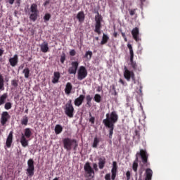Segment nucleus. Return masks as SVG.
<instances>
[{
    "mask_svg": "<svg viewBox=\"0 0 180 180\" xmlns=\"http://www.w3.org/2000/svg\"><path fill=\"white\" fill-rule=\"evenodd\" d=\"M99 143H101V139H99L96 136L94 137V142L92 144L93 148H98V145L99 144Z\"/></svg>",
    "mask_w": 180,
    "mask_h": 180,
    "instance_id": "cd10ccee",
    "label": "nucleus"
},
{
    "mask_svg": "<svg viewBox=\"0 0 180 180\" xmlns=\"http://www.w3.org/2000/svg\"><path fill=\"white\" fill-rule=\"evenodd\" d=\"M136 11H137V8H134V9L129 10L130 16H134V15L136 14Z\"/></svg>",
    "mask_w": 180,
    "mask_h": 180,
    "instance_id": "ea45409f",
    "label": "nucleus"
},
{
    "mask_svg": "<svg viewBox=\"0 0 180 180\" xmlns=\"http://www.w3.org/2000/svg\"><path fill=\"white\" fill-rule=\"evenodd\" d=\"M79 65V63L78 61H73L71 63V66L69 68L68 72V74L70 75H74L77 74V70H78V66Z\"/></svg>",
    "mask_w": 180,
    "mask_h": 180,
    "instance_id": "ddd939ff",
    "label": "nucleus"
},
{
    "mask_svg": "<svg viewBox=\"0 0 180 180\" xmlns=\"http://www.w3.org/2000/svg\"><path fill=\"white\" fill-rule=\"evenodd\" d=\"M26 113H29V109L25 110V111Z\"/></svg>",
    "mask_w": 180,
    "mask_h": 180,
    "instance_id": "6e6d98bb",
    "label": "nucleus"
},
{
    "mask_svg": "<svg viewBox=\"0 0 180 180\" xmlns=\"http://www.w3.org/2000/svg\"><path fill=\"white\" fill-rule=\"evenodd\" d=\"M22 74H24L25 78H29V77H30V70L29 69V68H25L22 70Z\"/></svg>",
    "mask_w": 180,
    "mask_h": 180,
    "instance_id": "7c9ffc66",
    "label": "nucleus"
},
{
    "mask_svg": "<svg viewBox=\"0 0 180 180\" xmlns=\"http://www.w3.org/2000/svg\"><path fill=\"white\" fill-rule=\"evenodd\" d=\"M8 4L10 5H13V4H15V0H8Z\"/></svg>",
    "mask_w": 180,
    "mask_h": 180,
    "instance_id": "3c124183",
    "label": "nucleus"
},
{
    "mask_svg": "<svg viewBox=\"0 0 180 180\" xmlns=\"http://www.w3.org/2000/svg\"><path fill=\"white\" fill-rule=\"evenodd\" d=\"M4 50L2 49H0V57H2V56L4 55Z\"/></svg>",
    "mask_w": 180,
    "mask_h": 180,
    "instance_id": "8fccbe9b",
    "label": "nucleus"
},
{
    "mask_svg": "<svg viewBox=\"0 0 180 180\" xmlns=\"http://www.w3.org/2000/svg\"><path fill=\"white\" fill-rule=\"evenodd\" d=\"M106 119L103 120V124L109 129V139H112L113 136V130H115V123L117 122L119 120V115H117V112L116 111L111 112L110 114H106Z\"/></svg>",
    "mask_w": 180,
    "mask_h": 180,
    "instance_id": "f257e3e1",
    "label": "nucleus"
},
{
    "mask_svg": "<svg viewBox=\"0 0 180 180\" xmlns=\"http://www.w3.org/2000/svg\"><path fill=\"white\" fill-rule=\"evenodd\" d=\"M124 77L128 82L130 81V79H132V81H136L134 72L129 70L127 66L124 67Z\"/></svg>",
    "mask_w": 180,
    "mask_h": 180,
    "instance_id": "9d476101",
    "label": "nucleus"
},
{
    "mask_svg": "<svg viewBox=\"0 0 180 180\" xmlns=\"http://www.w3.org/2000/svg\"><path fill=\"white\" fill-rule=\"evenodd\" d=\"M119 82H120V84H122V85H124V81H123V79H120Z\"/></svg>",
    "mask_w": 180,
    "mask_h": 180,
    "instance_id": "864d4df0",
    "label": "nucleus"
},
{
    "mask_svg": "<svg viewBox=\"0 0 180 180\" xmlns=\"http://www.w3.org/2000/svg\"><path fill=\"white\" fill-rule=\"evenodd\" d=\"M13 141V132L11 131L6 141V147H8V148H11V146H12Z\"/></svg>",
    "mask_w": 180,
    "mask_h": 180,
    "instance_id": "a211bd4d",
    "label": "nucleus"
},
{
    "mask_svg": "<svg viewBox=\"0 0 180 180\" xmlns=\"http://www.w3.org/2000/svg\"><path fill=\"white\" fill-rule=\"evenodd\" d=\"M84 58H87L88 60H91V58H92V51H87L84 55Z\"/></svg>",
    "mask_w": 180,
    "mask_h": 180,
    "instance_id": "f704fd0d",
    "label": "nucleus"
},
{
    "mask_svg": "<svg viewBox=\"0 0 180 180\" xmlns=\"http://www.w3.org/2000/svg\"><path fill=\"white\" fill-rule=\"evenodd\" d=\"M18 81L16 79H13L11 81V85L13 86H14V88H18Z\"/></svg>",
    "mask_w": 180,
    "mask_h": 180,
    "instance_id": "4c0bfd02",
    "label": "nucleus"
},
{
    "mask_svg": "<svg viewBox=\"0 0 180 180\" xmlns=\"http://www.w3.org/2000/svg\"><path fill=\"white\" fill-rule=\"evenodd\" d=\"M105 180H110V173L105 174Z\"/></svg>",
    "mask_w": 180,
    "mask_h": 180,
    "instance_id": "49530a36",
    "label": "nucleus"
},
{
    "mask_svg": "<svg viewBox=\"0 0 180 180\" xmlns=\"http://www.w3.org/2000/svg\"><path fill=\"white\" fill-rule=\"evenodd\" d=\"M127 47L129 50L131 65L133 70H134V71H136V70H137V63H136V62H134V60H133L134 58V52H133V46H131V44H128Z\"/></svg>",
    "mask_w": 180,
    "mask_h": 180,
    "instance_id": "f8f14e48",
    "label": "nucleus"
},
{
    "mask_svg": "<svg viewBox=\"0 0 180 180\" xmlns=\"http://www.w3.org/2000/svg\"><path fill=\"white\" fill-rule=\"evenodd\" d=\"M105 164H106V159L105 158H100L98 159V167L100 169H103V168H105Z\"/></svg>",
    "mask_w": 180,
    "mask_h": 180,
    "instance_id": "b1692460",
    "label": "nucleus"
},
{
    "mask_svg": "<svg viewBox=\"0 0 180 180\" xmlns=\"http://www.w3.org/2000/svg\"><path fill=\"white\" fill-rule=\"evenodd\" d=\"M139 155L141 157V162L143 167H150V162H148V153L146 150L141 149L136 155V158L133 162L132 169L134 172L137 173V168H139Z\"/></svg>",
    "mask_w": 180,
    "mask_h": 180,
    "instance_id": "f03ea898",
    "label": "nucleus"
},
{
    "mask_svg": "<svg viewBox=\"0 0 180 180\" xmlns=\"http://www.w3.org/2000/svg\"><path fill=\"white\" fill-rule=\"evenodd\" d=\"M6 99H8V93H4L0 96V106L6 103Z\"/></svg>",
    "mask_w": 180,
    "mask_h": 180,
    "instance_id": "5701e85b",
    "label": "nucleus"
},
{
    "mask_svg": "<svg viewBox=\"0 0 180 180\" xmlns=\"http://www.w3.org/2000/svg\"><path fill=\"white\" fill-rule=\"evenodd\" d=\"M39 13L40 11H39L37 5L34 3L32 4L30 6V11L28 13V15H30V19L32 20V22H36V20H37Z\"/></svg>",
    "mask_w": 180,
    "mask_h": 180,
    "instance_id": "39448f33",
    "label": "nucleus"
},
{
    "mask_svg": "<svg viewBox=\"0 0 180 180\" xmlns=\"http://www.w3.org/2000/svg\"><path fill=\"white\" fill-rule=\"evenodd\" d=\"M86 101L88 108H91V106H92V96L89 94L86 96Z\"/></svg>",
    "mask_w": 180,
    "mask_h": 180,
    "instance_id": "c85d7f7f",
    "label": "nucleus"
},
{
    "mask_svg": "<svg viewBox=\"0 0 180 180\" xmlns=\"http://www.w3.org/2000/svg\"><path fill=\"white\" fill-rule=\"evenodd\" d=\"M96 40H99V37H96Z\"/></svg>",
    "mask_w": 180,
    "mask_h": 180,
    "instance_id": "13d9d810",
    "label": "nucleus"
},
{
    "mask_svg": "<svg viewBox=\"0 0 180 180\" xmlns=\"http://www.w3.org/2000/svg\"><path fill=\"white\" fill-rule=\"evenodd\" d=\"M139 91H140V93L141 94V92H142V91H141V86L140 87Z\"/></svg>",
    "mask_w": 180,
    "mask_h": 180,
    "instance_id": "4d7b16f0",
    "label": "nucleus"
},
{
    "mask_svg": "<svg viewBox=\"0 0 180 180\" xmlns=\"http://www.w3.org/2000/svg\"><path fill=\"white\" fill-rule=\"evenodd\" d=\"M5 80L4 76L0 73V91H4L5 89Z\"/></svg>",
    "mask_w": 180,
    "mask_h": 180,
    "instance_id": "bb28decb",
    "label": "nucleus"
},
{
    "mask_svg": "<svg viewBox=\"0 0 180 180\" xmlns=\"http://www.w3.org/2000/svg\"><path fill=\"white\" fill-rule=\"evenodd\" d=\"M75 54H77V52L75 51V50L72 49L70 51V56H71L72 57H74V56H75Z\"/></svg>",
    "mask_w": 180,
    "mask_h": 180,
    "instance_id": "a19ab883",
    "label": "nucleus"
},
{
    "mask_svg": "<svg viewBox=\"0 0 180 180\" xmlns=\"http://www.w3.org/2000/svg\"><path fill=\"white\" fill-rule=\"evenodd\" d=\"M84 99H85V96L81 94L75 100V106H81L84 102Z\"/></svg>",
    "mask_w": 180,
    "mask_h": 180,
    "instance_id": "aec40b11",
    "label": "nucleus"
},
{
    "mask_svg": "<svg viewBox=\"0 0 180 180\" xmlns=\"http://www.w3.org/2000/svg\"><path fill=\"white\" fill-rule=\"evenodd\" d=\"M138 180H143V179H141V176H140Z\"/></svg>",
    "mask_w": 180,
    "mask_h": 180,
    "instance_id": "bf43d9fd",
    "label": "nucleus"
},
{
    "mask_svg": "<svg viewBox=\"0 0 180 180\" xmlns=\"http://www.w3.org/2000/svg\"><path fill=\"white\" fill-rule=\"evenodd\" d=\"M152 178H153V170L150 168L146 169L145 180H151Z\"/></svg>",
    "mask_w": 180,
    "mask_h": 180,
    "instance_id": "4be33fe9",
    "label": "nucleus"
},
{
    "mask_svg": "<svg viewBox=\"0 0 180 180\" xmlns=\"http://www.w3.org/2000/svg\"><path fill=\"white\" fill-rule=\"evenodd\" d=\"M47 5H50V0H46L44 3V6H47Z\"/></svg>",
    "mask_w": 180,
    "mask_h": 180,
    "instance_id": "de8ad7c7",
    "label": "nucleus"
},
{
    "mask_svg": "<svg viewBox=\"0 0 180 180\" xmlns=\"http://www.w3.org/2000/svg\"><path fill=\"white\" fill-rule=\"evenodd\" d=\"M30 60H31V59L30 58L29 61H30Z\"/></svg>",
    "mask_w": 180,
    "mask_h": 180,
    "instance_id": "052dcab7",
    "label": "nucleus"
},
{
    "mask_svg": "<svg viewBox=\"0 0 180 180\" xmlns=\"http://www.w3.org/2000/svg\"><path fill=\"white\" fill-rule=\"evenodd\" d=\"M77 18L80 23H82L84 20H85V14H84V11L79 12L77 15Z\"/></svg>",
    "mask_w": 180,
    "mask_h": 180,
    "instance_id": "393cba45",
    "label": "nucleus"
},
{
    "mask_svg": "<svg viewBox=\"0 0 180 180\" xmlns=\"http://www.w3.org/2000/svg\"><path fill=\"white\" fill-rule=\"evenodd\" d=\"M51 18V14L46 13L44 17V22H49V20H50Z\"/></svg>",
    "mask_w": 180,
    "mask_h": 180,
    "instance_id": "e433bc0d",
    "label": "nucleus"
},
{
    "mask_svg": "<svg viewBox=\"0 0 180 180\" xmlns=\"http://www.w3.org/2000/svg\"><path fill=\"white\" fill-rule=\"evenodd\" d=\"M60 77L61 75H60V72H53V77H52V84H58Z\"/></svg>",
    "mask_w": 180,
    "mask_h": 180,
    "instance_id": "6ab92c4d",
    "label": "nucleus"
},
{
    "mask_svg": "<svg viewBox=\"0 0 180 180\" xmlns=\"http://www.w3.org/2000/svg\"><path fill=\"white\" fill-rule=\"evenodd\" d=\"M111 179L115 180L116 179V174H117V162H112V168L111 169Z\"/></svg>",
    "mask_w": 180,
    "mask_h": 180,
    "instance_id": "dca6fc26",
    "label": "nucleus"
},
{
    "mask_svg": "<svg viewBox=\"0 0 180 180\" xmlns=\"http://www.w3.org/2000/svg\"><path fill=\"white\" fill-rule=\"evenodd\" d=\"M63 132V127L60 124H56L55 127L56 134H60Z\"/></svg>",
    "mask_w": 180,
    "mask_h": 180,
    "instance_id": "c756f323",
    "label": "nucleus"
},
{
    "mask_svg": "<svg viewBox=\"0 0 180 180\" xmlns=\"http://www.w3.org/2000/svg\"><path fill=\"white\" fill-rule=\"evenodd\" d=\"M11 119V115H9V113L7 111H4L1 113V126H5L6 123H8V121Z\"/></svg>",
    "mask_w": 180,
    "mask_h": 180,
    "instance_id": "4468645a",
    "label": "nucleus"
},
{
    "mask_svg": "<svg viewBox=\"0 0 180 180\" xmlns=\"http://www.w3.org/2000/svg\"><path fill=\"white\" fill-rule=\"evenodd\" d=\"M64 61H65V53H63L60 56V63H61V64H64Z\"/></svg>",
    "mask_w": 180,
    "mask_h": 180,
    "instance_id": "58836bf2",
    "label": "nucleus"
},
{
    "mask_svg": "<svg viewBox=\"0 0 180 180\" xmlns=\"http://www.w3.org/2000/svg\"><path fill=\"white\" fill-rule=\"evenodd\" d=\"M131 34L134 40L136 41H140V37H139L140 34V31L139 30V27H135L131 31Z\"/></svg>",
    "mask_w": 180,
    "mask_h": 180,
    "instance_id": "2eb2a0df",
    "label": "nucleus"
},
{
    "mask_svg": "<svg viewBox=\"0 0 180 180\" xmlns=\"http://www.w3.org/2000/svg\"><path fill=\"white\" fill-rule=\"evenodd\" d=\"M71 91H72V84H71L70 82H68L65 86V93L66 95H70L71 94Z\"/></svg>",
    "mask_w": 180,
    "mask_h": 180,
    "instance_id": "a878e982",
    "label": "nucleus"
},
{
    "mask_svg": "<svg viewBox=\"0 0 180 180\" xmlns=\"http://www.w3.org/2000/svg\"><path fill=\"white\" fill-rule=\"evenodd\" d=\"M127 180H130V177L131 176V174L129 171H127L126 173Z\"/></svg>",
    "mask_w": 180,
    "mask_h": 180,
    "instance_id": "79ce46f5",
    "label": "nucleus"
},
{
    "mask_svg": "<svg viewBox=\"0 0 180 180\" xmlns=\"http://www.w3.org/2000/svg\"><path fill=\"white\" fill-rule=\"evenodd\" d=\"M113 36L114 37H117V32H114Z\"/></svg>",
    "mask_w": 180,
    "mask_h": 180,
    "instance_id": "5fc2aeb1",
    "label": "nucleus"
},
{
    "mask_svg": "<svg viewBox=\"0 0 180 180\" xmlns=\"http://www.w3.org/2000/svg\"><path fill=\"white\" fill-rule=\"evenodd\" d=\"M15 2L17 4L18 6H20L21 0H16Z\"/></svg>",
    "mask_w": 180,
    "mask_h": 180,
    "instance_id": "603ef678",
    "label": "nucleus"
},
{
    "mask_svg": "<svg viewBox=\"0 0 180 180\" xmlns=\"http://www.w3.org/2000/svg\"><path fill=\"white\" fill-rule=\"evenodd\" d=\"M32 129L30 128H26L24 130V134H21L20 141L21 146L23 147H27V146H29V140H27V139H30V137H32Z\"/></svg>",
    "mask_w": 180,
    "mask_h": 180,
    "instance_id": "20e7f679",
    "label": "nucleus"
},
{
    "mask_svg": "<svg viewBox=\"0 0 180 180\" xmlns=\"http://www.w3.org/2000/svg\"><path fill=\"white\" fill-rule=\"evenodd\" d=\"M88 76V71L85 66H80L77 71V79L79 81H82V79H85Z\"/></svg>",
    "mask_w": 180,
    "mask_h": 180,
    "instance_id": "1a4fd4ad",
    "label": "nucleus"
},
{
    "mask_svg": "<svg viewBox=\"0 0 180 180\" xmlns=\"http://www.w3.org/2000/svg\"><path fill=\"white\" fill-rule=\"evenodd\" d=\"M65 113L68 117H74V106H72V101L70 100L65 105Z\"/></svg>",
    "mask_w": 180,
    "mask_h": 180,
    "instance_id": "0eeeda50",
    "label": "nucleus"
},
{
    "mask_svg": "<svg viewBox=\"0 0 180 180\" xmlns=\"http://www.w3.org/2000/svg\"><path fill=\"white\" fill-rule=\"evenodd\" d=\"M135 136H137V139H140V132L139 131H135Z\"/></svg>",
    "mask_w": 180,
    "mask_h": 180,
    "instance_id": "09e8293b",
    "label": "nucleus"
},
{
    "mask_svg": "<svg viewBox=\"0 0 180 180\" xmlns=\"http://www.w3.org/2000/svg\"><path fill=\"white\" fill-rule=\"evenodd\" d=\"M40 49L42 53H48L49 49V43L47 41H44L41 45H40Z\"/></svg>",
    "mask_w": 180,
    "mask_h": 180,
    "instance_id": "412c9836",
    "label": "nucleus"
},
{
    "mask_svg": "<svg viewBox=\"0 0 180 180\" xmlns=\"http://www.w3.org/2000/svg\"><path fill=\"white\" fill-rule=\"evenodd\" d=\"M89 122H90V123H91V124H94L95 123V117H91L89 119Z\"/></svg>",
    "mask_w": 180,
    "mask_h": 180,
    "instance_id": "a18cd8bd",
    "label": "nucleus"
},
{
    "mask_svg": "<svg viewBox=\"0 0 180 180\" xmlns=\"http://www.w3.org/2000/svg\"><path fill=\"white\" fill-rule=\"evenodd\" d=\"M84 169L86 172V176H87V178H91H91H94V176H95V171L94 169H92V167H91L89 162H86L84 166Z\"/></svg>",
    "mask_w": 180,
    "mask_h": 180,
    "instance_id": "9b49d317",
    "label": "nucleus"
},
{
    "mask_svg": "<svg viewBox=\"0 0 180 180\" xmlns=\"http://www.w3.org/2000/svg\"><path fill=\"white\" fill-rule=\"evenodd\" d=\"M10 65L11 67H16L18 63H19V58L17 54L14 55L13 58L9 59Z\"/></svg>",
    "mask_w": 180,
    "mask_h": 180,
    "instance_id": "f3484780",
    "label": "nucleus"
},
{
    "mask_svg": "<svg viewBox=\"0 0 180 180\" xmlns=\"http://www.w3.org/2000/svg\"><path fill=\"white\" fill-rule=\"evenodd\" d=\"M27 167H28L26 169L27 175L30 178H32V176H33V175H34V160H33V159L28 160Z\"/></svg>",
    "mask_w": 180,
    "mask_h": 180,
    "instance_id": "6e6552de",
    "label": "nucleus"
},
{
    "mask_svg": "<svg viewBox=\"0 0 180 180\" xmlns=\"http://www.w3.org/2000/svg\"><path fill=\"white\" fill-rule=\"evenodd\" d=\"M29 122V118H27V116H24L21 120V124H23L24 126H27V123Z\"/></svg>",
    "mask_w": 180,
    "mask_h": 180,
    "instance_id": "72a5a7b5",
    "label": "nucleus"
},
{
    "mask_svg": "<svg viewBox=\"0 0 180 180\" xmlns=\"http://www.w3.org/2000/svg\"><path fill=\"white\" fill-rule=\"evenodd\" d=\"M108 40H109V37L108 35H106L105 34H103L101 44L102 46H103V44H106L108 43Z\"/></svg>",
    "mask_w": 180,
    "mask_h": 180,
    "instance_id": "2f4dec72",
    "label": "nucleus"
},
{
    "mask_svg": "<svg viewBox=\"0 0 180 180\" xmlns=\"http://www.w3.org/2000/svg\"><path fill=\"white\" fill-rule=\"evenodd\" d=\"M4 109H6V110H9V109H12V103L11 102L6 103L4 105Z\"/></svg>",
    "mask_w": 180,
    "mask_h": 180,
    "instance_id": "c9c22d12",
    "label": "nucleus"
},
{
    "mask_svg": "<svg viewBox=\"0 0 180 180\" xmlns=\"http://www.w3.org/2000/svg\"><path fill=\"white\" fill-rule=\"evenodd\" d=\"M93 168L96 172H98L99 170V169H98V165L96 163L93 164Z\"/></svg>",
    "mask_w": 180,
    "mask_h": 180,
    "instance_id": "37998d69",
    "label": "nucleus"
},
{
    "mask_svg": "<svg viewBox=\"0 0 180 180\" xmlns=\"http://www.w3.org/2000/svg\"><path fill=\"white\" fill-rule=\"evenodd\" d=\"M94 101L97 103H101V101H102V96H101V94H95L94 95Z\"/></svg>",
    "mask_w": 180,
    "mask_h": 180,
    "instance_id": "473e14b6",
    "label": "nucleus"
},
{
    "mask_svg": "<svg viewBox=\"0 0 180 180\" xmlns=\"http://www.w3.org/2000/svg\"><path fill=\"white\" fill-rule=\"evenodd\" d=\"M86 180H89V179H87Z\"/></svg>",
    "mask_w": 180,
    "mask_h": 180,
    "instance_id": "680f3d73",
    "label": "nucleus"
},
{
    "mask_svg": "<svg viewBox=\"0 0 180 180\" xmlns=\"http://www.w3.org/2000/svg\"><path fill=\"white\" fill-rule=\"evenodd\" d=\"M103 20V18L102 15L99 14V13H97V15H95V33H97V34H101V29L102 28V22Z\"/></svg>",
    "mask_w": 180,
    "mask_h": 180,
    "instance_id": "423d86ee",
    "label": "nucleus"
},
{
    "mask_svg": "<svg viewBox=\"0 0 180 180\" xmlns=\"http://www.w3.org/2000/svg\"><path fill=\"white\" fill-rule=\"evenodd\" d=\"M121 34H122L124 41H127V37H126V34L124 32H121Z\"/></svg>",
    "mask_w": 180,
    "mask_h": 180,
    "instance_id": "c03bdc74",
    "label": "nucleus"
},
{
    "mask_svg": "<svg viewBox=\"0 0 180 180\" xmlns=\"http://www.w3.org/2000/svg\"><path fill=\"white\" fill-rule=\"evenodd\" d=\"M63 143L65 150L67 151H71V150H72V147L74 151H77V148L78 147V142H77V140L65 138L63 140Z\"/></svg>",
    "mask_w": 180,
    "mask_h": 180,
    "instance_id": "7ed1b4c3",
    "label": "nucleus"
}]
</instances>
